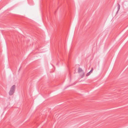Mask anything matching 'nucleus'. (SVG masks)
I'll list each match as a JSON object with an SVG mask.
<instances>
[{"label":"nucleus","mask_w":128,"mask_h":128,"mask_svg":"<svg viewBox=\"0 0 128 128\" xmlns=\"http://www.w3.org/2000/svg\"><path fill=\"white\" fill-rule=\"evenodd\" d=\"M89 72V73H90H90H91V72Z\"/></svg>","instance_id":"obj_7"},{"label":"nucleus","mask_w":128,"mask_h":128,"mask_svg":"<svg viewBox=\"0 0 128 128\" xmlns=\"http://www.w3.org/2000/svg\"><path fill=\"white\" fill-rule=\"evenodd\" d=\"M120 5L118 4V10L117 11V12H118L119 10L120 9Z\"/></svg>","instance_id":"obj_3"},{"label":"nucleus","mask_w":128,"mask_h":128,"mask_svg":"<svg viewBox=\"0 0 128 128\" xmlns=\"http://www.w3.org/2000/svg\"><path fill=\"white\" fill-rule=\"evenodd\" d=\"M83 71V70L82 69L80 68H78V72L80 73V72Z\"/></svg>","instance_id":"obj_2"},{"label":"nucleus","mask_w":128,"mask_h":128,"mask_svg":"<svg viewBox=\"0 0 128 128\" xmlns=\"http://www.w3.org/2000/svg\"><path fill=\"white\" fill-rule=\"evenodd\" d=\"M93 70V69L92 68L91 69V70H90V72H92Z\"/></svg>","instance_id":"obj_6"},{"label":"nucleus","mask_w":128,"mask_h":128,"mask_svg":"<svg viewBox=\"0 0 128 128\" xmlns=\"http://www.w3.org/2000/svg\"><path fill=\"white\" fill-rule=\"evenodd\" d=\"M84 72H83L82 73V75H81V76L82 78L84 76Z\"/></svg>","instance_id":"obj_4"},{"label":"nucleus","mask_w":128,"mask_h":128,"mask_svg":"<svg viewBox=\"0 0 128 128\" xmlns=\"http://www.w3.org/2000/svg\"><path fill=\"white\" fill-rule=\"evenodd\" d=\"M90 73L89 72H88L86 74V76H88L89 75H90Z\"/></svg>","instance_id":"obj_5"},{"label":"nucleus","mask_w":128,"mask_h":128,"mask_svg":"<svg viewBox=\"0 0 128 128\" xmlns=\"http://www.w3.org/2000/svg\"><path fill=\"white\" fill-rule=\"evenodd\" d=\"M15 86L14 85L12 86L9 93L10 95H12L14 93L15 90Z\"/></svg>","instance_id":"obj_1"}]
</instances>
